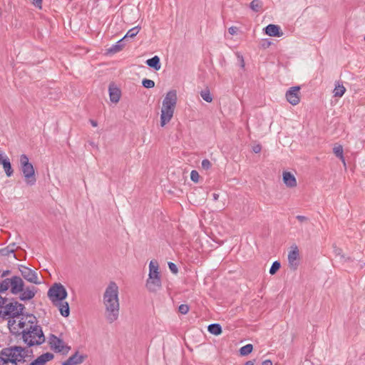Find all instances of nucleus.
Instances as JSON below:
<instances>
[{"mask_svg": "<svg viewBox=\"0 0 365 365\" xmlns=\"http://www.w3.org/2000/svg\"><path fill=\"white\" fill-rule=\"evenodd\" d=\"M11 272L10 270H5L3 272V273L1 274V277H6V275L9 274Z\"/></svg>", "mask_w": 365, "mask_h": 365, "instance_id": "nucleus-47", "label": "nucleus"}, {"mask_svg": "<svg viewBox=\"0 0 365 365\" xmlns=\"http://www.w3.org/2000/svg\"><path fill=\"white\" fill-rule=\"evenodd\" d=\"M2 159H4V158H3L2 155L0 154V163H1Z\"/></svg>", "mask_w": 365, "mask_h": 365, "instance_id": "nucleus-53", "label": "nucleus"}, {"mask_svg": "<svg viewBox=\"0 0 365 365\" xmlns=\"http://www.w3.org/2000/svg\"><path fill=\"white\" fill-rule=\"evenodd\" d=\"M90 144L91 145V146H93V147L95 146V143L93 142H91Z\"/></svg>", "mask_w": 365, "mask_h": 365, "instance_id": "nucleus-55", "label": "nucleus"}, {"mask_svg": "<svg viewBox=\"0 0 365 365\" xmlns=\"http://www.w3.org/2000/svg\"><path fill=\"white\" fill-rule=\"evenodd\" d=\"M262 365H272V362L271 360L267 359L262 363Z\"/></svg>", "mask_w": 365, "mask_h": 365, "instance_id": "nucleus-46", "label": "nucleus"}, {"mask_svg": "<svg viewBox=\"0 0 365 365\" xmlns=\"http://www.w3.org/2000/svg\"><path fill=\"white\" fill-rule=\"evenodd\" d=\"M145 63L149 67L153 68L155 71H159L161 68L160 59L159 56H155L145 61Z\"/></svg>", "mask_w": 365, "mask_h": 365, "instance_id": "nucleus-20", "label": "nucleus"}, {"mask_svg": "<svg viewBox=\"0 0 365 365\" xmlns=\"http://www.w3.org/2000/svg\"><path fill=\"white\" fill-rule=\"evenodd\" d=\"M252 345L251 344H248L240 348V353L242 356H246L250 354L252 351Z\"/></svg>", "mask_w": 365, "mask_h": 365, "instance_id": "nucleus-32", "label": "nucleus"}, {"mask_svg": "<svg viewBox=\"0 0 365 365\" xmlns=\"http://www.w3.org/2000/svg\"><path fill=\"white\" fill-rule=\"evenodd\" d=\"M280 267V262L279 261H274L269 269V274L272 275L274 274L279 269Z\"/></svg>", "mask_w": 365, "mask_h": 365, "instance_id": "nucleus-34", "label": "nucleus"}, {"mask_svg": "<svg viewBox=\"0 0 365 365\" xmlns=\"http://www.w3.org/2000/svg\"><path fill=\"white\" fill-rule=\"evenodd\" d=\"M263 6L262 1L259 0H252L250 4V8L255 12H259Z\"/></svg>", "mask_w": 365, "mask_h": 365, "instance_id": "nucleus-27", "label": "nucleus"}, {"mask_svg": "<svg viewBox=\"0 0 365 365\" xmlns=\"http://www.w3.org/2000/svg\"><path fill=\"white\" fill-rule=\"evenodd\" d=\"M67 291L60 283H55L48 291V297L54 304L58 302L64 300L67 297Z\"/></svg>", "mask_w": 365, "mask_h": 365, "instance_id": "nucleus-6", "label": "nucleus"}, {"mask_svg": "<svg viewBox=\"0 0 365 365\" xmlns=\"http://www.w3.org/2000/svg\"><path fill=\"white\" fill-rule=\"evenodd\" d=\"M201 165H202V168L206 170H209L212 166V164L208 159L202 160Z\"/></svg>", "mask_w": 365, "mask_h": 365, "instance_id": "nucleus-39", "label": "nucleus"}, {"mask_svg": "<svg viewBox=\"0 0 365 365\" xmlns=\"http://www.w3.org/2000/svg\"><path fill=\"white\" fill-rule=\"evenodd\" d=\"M49 344L53 350L56 352H61L63 354H67L71 347L66 345L63 339L51 334L49 339Z\"/></svg>", "mask_w": 365, "mask_h": 365, "instance_id": "nucleus-7", "label": "nucleus"}, {"mask_svg": "<svg viewBox=\"0 0 365 365\" xmlns=\"http://www.w3.org/2000/svg\"><path fill=\"white\" fill-rule=\"evenodd\" d=\"M53 359V354L49 352L41 354L29 365H44L47 361Z\"/></svg>", "mask_w": 365, "mask_h": 365, "instance_id": "nucleus-17", "label": "nucleus"}, {"mask_svg": "<svg viewBox=\"0 0 365 365\" xmlns=\"http://www.w3.org/2000/svg\"><path fill=\"white\" fill-rule=\"evenodd\" d=\"M244 365H254V361H247Z\"/></svg>", "mask_w": 365, "mask_h": 365, "instance_id": "nucleus-51", "label": "nucleus"}, {"mask_svg": "<svg viewBox=\"0 0 365 365\" xmlns=\"http://www.w3.org/2000/svg\"><path fill=\"white\" fill-rule=\"evenodd\" d=\"M1 163L3 165V168L6 173V175L8 177L11 176L13 175L14 170L11 168V165L9 159L7 157H6V158H4V159H2Z\"/></svg>", "mask_w": 365, "mask_h": 365, "instance_id": "nucleus-23", "label": "nucleus"}, {"mask_svg": "<svg viewBox=\"0 0 365 365\" xmlns=\"http://www.w3.org/2000/svg\"><path fill=\"white\" fill-rule=\"evenodd\" d=\"M125 39L122 38L119 41H118L115 44L113 45L109 49L108 52L111 53H115L117 52H119L122 50V48L124 47V42Z\"/></svg>", "mask_w": 365, "mask_h": 365, "instance_id": "nucleus-24", "label": "nucleus"}, {"mask_svg": "<svg viewBox=\"0 0 365 365\" xmlns=\"http://www.w3.org/2000/svg\"><path fill=\"white\" fill-rule=\"evenodd\" d=\"M118 295L119 289L117 284L114 282H110L106 288L103 296L105 317L110 324L115 322L119 317L120 303Z\"/></svg>", "mask_w": 365, "mask_h": 365, "instance_id": "nucleus-1", "label": "nucleus"}, {"mask_svg": "<svg viewBox=\"0 0 365 365\" xmlns=\"http://www.w3.org/2000/svg\"><path fill=\"white\" fill-rule=\"evenodd\" d=\"M296 218L300 222H307L309 221V218L304 216V215H297L296 216Z\"/></svg>", "mask_w": 365, "mask_h": 365, "instance_id": "nucleus-42", "label": "nucleus"}, {"mask_svg": "<svg viewBox=\"0 0 365 365\" xmlns=\"http://www.w3.org/2000/svg\"><path fill=\"white\" fill-rule=\"evenodd\" d=\"M333 151L336 157L339 158L341 160H342L343 162H344V158L343 155V148L341 145L334 147Z\"/></svg>", "mask_w": 365, "mask_h": 365, "instance_id": "nucleus-33", "label": "nucleus"}, {"mask_svg": "<svg viewBox=\"0 0 365 365\" xmlns=\"http://www.w3.org/2000/svg\"><path fill=\"white\" fill-rule=\"evenodd\" d=\"M11 292L14 294H16L23 291L24 286V281L20 277L14 276L11 278Z\"/></svg>", "mask_w": 365, "mask_h": 365, "instance_id": "nucleus-12", "label": "nucleus"}, {"mask_svg": "<svg viewBox=\"0 0 365 365\" xmlns=\"http://www.w3.org/2000/svg\"><path fill=\"white\" fill-rule=\"evenodd\" d=\"M85 359V356L80 355L78 351L71 356L67 360L62 362V365H76L81 364Z\"/></svg>", "mask_w": 365, "mask_h": 365, "instance_id": "nucleus-16", "label": "nucleus"}, {"mask_svg": "<svg viewBox=\"0 0 365 365\" xmlns=\"http://www.w3.org/2000/svg\"><path fill=\"white\" fill-rule=\"evenodd\" d=\"M175 109H170L166 108H161L160 113V125L165 126L170 121L174 114Z\"/></svg>", "mask_w": 365, "mask_h": 365, "instance_id": "nucleus-14", "label": "nucleus"}, {"mask_svg": "<svg viewBox=\"0 0 365 365\" xmlns=\"http://www.w3.org/2000/svg\"><path fill=\"white\" fill-rule=\"evenodd\" d=\"M53 305L58 308V310L63 317H67L69 316L70 309L67 302H63V300L54 304Z\"/></svg>", "mask_w": 365, "mask_h": 365, "instance_id": "nucleus-19", "label": "nucleus"}, {"mask_svg": "<svg viewBox=\"0 0 365 365\" xmlns=\"http://www.w3.org/2000/svg\"><path fill=\"white\" fill-rule=\"evenodd\" d=\"M90 121H91V124L92 125V126H93V127H96L97 126L98 124H97L96 121H95L93 120H91Z\"/></svg>", "mask_w": 365, "mask_h": 365, "instance_id": "nucleus-50", "label": "nucleus"}, {"mask_svg": "<svg viewBox=\"0 0 365 365\" xmlns=\"http://www.w3.org/2000/svg\"><path fill=\"white\" fill-rule=\"evenodd\" d=\"M168 267L173 274H177L178 272L176 264L173 262H168Z\"/></svg>", "mask_w": 365, "mask_h": 365, "instance_id": "nucleus-40", "label": "nucleus"}, {"mask_svg": "<svg viewBox=\"0 0 365 365\" xmlns=\"http://www.w3.org/2000/svg\"><path fill=\"white\" fill-rule=\"evenodd\" d=\"M28 356V350L19 346L4 348L0 351V365H17L24 362Z\"/></svg>", "mask_w": 365, "mask_h": 365, "instance_id": "nucleus-2", "label": "nucleus"}, {"mask_svg": "<svg viewBox=\"0 0 365 365\" xmlns=\"http://www.w3.org/2000/svg\"><path fill=\"white\" fill-rule=\"evenodd\" d=\"M36 292V289L35 287L32 289L27 288L25 290L23 289V291L21 292L20 299L22 301L31 299L34 297Z\"/></svg>", "mask_w": 365, "mask_h": 365, "instance_id": "nucleus-21", "label": "nucleus"}, {"mask_svg": "<svg viewBox=\"0 0 365 365\" xmlns=\"http://www.w3.org/2000/svg\"><path fill=\"white\" fill-rule=\"evenodd\" d=\"M299 86L291 87L286 92V98L287 101L292 106H296L299 103L300 98L299 96Z\"/></svg>", "mask_w": 365, "mask_h": 365, "instance_id": "nucleus-11", "label": "nucleus"}, {"mask_svg": "<svg viewBox=\"0 0 365 365\" xmlns=\"http://www.w3.org/2000/svg\"><path fill=\"white\" fill-rule=\"evenodd\" d=\"M152 277H160L158 264L157 262L150 261L149 264V274Z\"/></svg>", "mask_w": 365, "mask_h": 365, "instance_id": "nucleus-25", "label": "nucleus"}, {"mask_svg": "<svg viewBox=\"0 0 365 365\" xmlns=\"http://www.w3.org/2000/svg\"><path fill=\"white\" fill-rule=\"evenodd\" d=\"M207 330L210 334L215 336L220 335L222 331V327L220 324L217 323L210 324L207 327Z\"/></svg>", "mask_w": 365, "mask_h": 365, "instance_id": "nucleus-26", "label": "nucleus"}, {"mask_svg": "<svg viewBox=\"0 0 365 365\" xmlns=\"http://www.w3.org/2000/svg\"><path fill=\"white\" fill-rule=\"evenodd\" d=\"M283 182L284 183L289 187H295L297 185V180L293 174L290 172H284L283 175Z\"/></svg>", "mask_w": 365, "mask_h": 365, "instance_id": "nucleus-18", "label": "nucleus"}, {"mask_svg": "<svg viewBox=\"0 0 365 365\" xmlns=\"http://www.w3.org/2000/svg\"><path fill=\"white\" fill-rule=\"evenodd\" d=\"M212 197H213V200H214L215 201H217V200H218V198H219V194H217V193H213V194H212Z\"/></svg>", "mask_w": 365, "mask_h": 365, "instance_id": "nucleus-48", "label": "nucleus"}, {"mask_svg": "<svg viewBox=\"0 0 365 365\" xmlns=\"http://www.w3.org/2000/svg\"><path fill=\"white\" fill-rule=\"evenodd\" d=\"M24 306L17 302H8L7 299L0 296V314L6 317H16L20 315Z\"/></svg>", "mask_w": 365, "mask_h": 365, "instance_id": "nucleus-4", "label": "nucleus"}, {"mask_svg": "<svg viewBox=\"0 0 365 365\" xmlns=\"http://www.w3.org/2000/svg\"><path fill=\"white\" fill-rule=\"evenodd\" d=\"M9 329H11V320L9 321Z\"/></svg>", "mask_w": 365, "mask_h": 365, "instance_id": "nucleus-54", "label": "nucleus"}, {"mask_svg": "<svg viewBox=\"0 0 365 365\" xmlns=\"http://www.w3.org/2000/svg\"><path fill=\"white\" fill-rule=\"evenodd\" d=\"M287 259L289 268L296 270L299 264V251L296 245L291 246Z\"/></svg>", "mask_w": 365, "mask_h": 365, "instance_id": "nucleus-9", "label": "nucleus"}, {"mask_svg": "<svg viewBox=\"0 0 365 365\" xmlns=\"http://www.w3.org/2000/svg\"><path fill=\"white\" fill-rule=\"evenodd\" d=\"M346 91V88L343 85H337L334 89V96L335 97H341Z\"/></svg>", "mask_w": 365, "mask_h": 365, "instance_id": "nucleus-30", "label": "nucleus"}, {"mask_svg": "<svg viewBox=\"0 0 365 365\" xmlns=\"http://www.w3.org/2000/svg\"><path fill=\"white\" fill-rule=\"evenodd\" d=\"M146 287L150 292H156L161 287L160 277H152L148 275V279L146 282Z\"/></svg>", "mask_w": 365, "mask_h": 365, "instance_id": "nucleus-13", "label": "nucleus"}, {"mask_svg": "<svg viewBox=\"0 0 365 365\" xmlns=\"http://www.w3.org/2000/svg\"><path fill=\"white\" fill-rule=\"evenodd\" d=\"M29 318V322L31 324L29 328L22 331L24 341L29 346L42 344L45 341L42 328L37 324H34L36 322L35 317L30 316Z\"/></svg>", "mask_w": 365, "mask_h": 365, "instance_id": "nucleus-3", "label": "nucleus"}, {"mask_svg": "<svg viewBox=\"0 0 365 365\" xmlns=\"http://www.w3.org/2000/svg\"><path fill=\"white\" fill-rule=\"evenodd\" d=\"M264 30L265 34L269 36L281 37L283 35V32L278 25L269 24Z\"/></svg>", "mask_w": 365, "mask_h": 365, "instance_id": "nucleus-15", "label": "nucleus"}, {"mask_svg": "<svg viewBox=\"0 0 365 365\" xmlns=\"http://www.w3.org/2000/svg\"><path fill=\"white\" fill-rule=\"evenodd\" d=\"M237 58H239V60L240 61V66H241V68H243L245 67V61H244L243 56L240 55V54H237Z\"/></svg>", "mask_w": 365, "mask_h": 365, "instance_id": "nucleus-45", "label": "nucleus"}, {"mask_svg": "<svg viewBox=\"0 0 365 365\" xmlns=\"http://www.w3.org/2000/svg\"><path fill=\"white\" fill-rule=\"evenodd\" d=\"M19 269L22 277L26 281L35 284H41V281L38 279V274L36 271L24 265H20L19 267Z\"/></svg>", "mask_w": 365, "mask_h": 365, "instance_id": "nucleus-8", "label": "nucleus"}, {"mask_svg": "<svg viewBox=\"0 0 365 365\" xmlns=\"http://www.w3.org/2000/svg\"><path fill=\"white\" fill-rule=\"evenodd\" d=\"M11 278H6L0 282V292H5L11 288Z\"/></svg>", "mask_w": 365, "mask_h": 365, "instance_id": "nucleus-29", "label": "nucleus"}, {"mask_svg": "<svg viewBox=\"0 0 365 365\" xmlns=\"http://www.w3.org/2000/svg\"><path fill=\"white\" fill-rule=\"evenodd\" d=\"M189 306L185 304H180L178 308V311L182 314H186L189 312Z\"/></svg>", "mask_w": 365, "mask_h": 365, "instance_id": "nucleus-38", "label": "nucleus"}, {"mask_svg": "<svg viewBox=\"0 0 365 365\" xmlns=\"http://www.w3.org/2000/svg\"><path fill=\"white\" fill-rule=\"evenodd\" d=\"M200 96L205 101H206L207 103H211L212 101V97L210 92L208 89L201 91Z\"/></svg>", "mask_w": 365, "mask_h": 365, "instance_id": "nucleus-31", "label": "nucleus"}, {"mask_svg": "<svg viewBox=\"0 0 365 365\" xmlns=\"http://www.w3.org/2000/svg\"><path fill=\"white\" fill-rule=\"evenodd\" d=\"M142 85L144 88H152L155 86V82L153 80L144 78L142 81Z\"/></svg>", "mask_w": 365, "mask_h": 365, "instance_id": "nucleus-36", "label": "nucleus"}, {"mask_svg": "<svg viewBox=\"0 0 365 365\" xmlns=\"http://www.w3.org/2000/svg\"><path fill=\"white\" fill-rule=\"evenodd\" d=\"M19 163L20 169L26 184L31 186L35 185L36 182L35 170L33 165L29 162L28 156L26 154L21 155Z\"/></svg>", "mask_w": 365, "mask_h": 365, "instance_id": "nucleus-5", "label": "nucleus"}, {"mask_svg": "<svg viewBox=\"0 0 365 365\" xmlns=\"http://www.w3.org/2000/svg\"><path fill=\"white\" fill-rule=\"evenodd\" d=\"M24 324H25L24 322L19 321L18 326L19 327V328H23L24 327Z\"/></svg>", "mask_w": 365, "mask_h": 365, "instance_id": "nucleus-49", "label": "nucleus"}, {"mask_svg": "<svg viewBox=\"0 0 365 365\" xmlns=\"http://www.w3.org/2000/svg\"><path fill=\"white\" fill-rule=\"evenodd\" d=\"M14 252V249L11 248V245L7 246L6 248L0 250V255L1 256H9L11 253Z\"/></svg>", "mask_w": 365, "mask_h": 365, "instance_id": "nucleus-35", "label": "nucleus"}, {"mask_svg": "<svg viewBox=\"0 0 365 365\" xmlns=\"http://www.w3.org/2000/svg\"><path fill=\"white\" fill-rule=\"evenodd\" d=\"M178 101L177 91L175 90L169 91L162 103V108L175 109Z\"/></svg>", "mask_w": 365, "mask_h": 365, "instance_id": "nucleus-10", "label": "nucleus"}, {"mask_svg": "<svg viewBox=\"0 0 365 365\" xmlns=\"http://www.w3.org/2000/svg\"><path fill=\"white\" fill-rule=\"evenodd\" d=\"M9 245H11V248H14L15 247V244L13 243V244H10Z\"/></svg>", "mask_w": 365, "mask_h": 365, "instance_id": "nucleus-52", "label": "nucleus"}, {"mask_svg": "<svg viewBox=\"0 0 365 365\" xmlns=\"http://www.w3.org/2000/svg\"><path fill=\"white\" fill-rule=\"evenodd\" d=\"M109 95L111 102L118 103L120 98V91L116 87H109Z\"/></svg>", "mask_w": 365, "mask_h": 365, "instance_id": "nucleus-22", "label": "nucleus"}, {"mask_svg": "<svg viewBox=\"0 0 365 365\" xmlns=\"http://www.w3.org/2000/svg\"><path fill=\"white\" fill-rule=\"evenodd\" d=\"M237 30L238 29L236 26H231L228 29V32L231 35H235V34H237Z\"/></svg>", "mask_w": 365, "mask_h": 365, "instance_id": "nucleus-43", "label": "nucleus"}, {"mask_svg": "<svg viewBox=\"0 0 365 365\" xmlns=\"http://www.w3.org/2000/svg\"><path fill=\"white\" fill-rule=\"evenodd\" d=\"M140 30V26H135V27L130 29V30H128V31L126 33V34L123 38L125 40L127 38H134L138 34Z\"/></svg>", "mask_w": 365, "mask_h": 365, "instance_id": "nucleus-28", "label": "nucleus"}, {"mask_svg": "<svg viewBox=\"0 0 365 365\" xmlns=\"http://www.w3.org/2000/svg\"><path fill=\"white\" fill-rule=\"evenodd\" d=\"M42 1L43 0H31V3L34 6L38 9H41L42 7Z\"/></svg>", "mask_w": 365, "mask_h": 365, "instance_id": "nucleus-41", "label": "nucleus"}, {"mask_svg": "<svg viewBox=\"0 0 365 365\" xmlns=\"http://www.w3.org/2000/svg\"><path fill=\"white\" fill-rule=\"evenodd\" d=\"M262 150V148H261V145H256L255 146H253L252 148V151L255 153H259Z\"/></svg>", "mask_w": 365, "mask_h": 365, "instance_id": "nucleus-44", "label": "nucleus"}, {"mask_svg": "<svg viewBox=\"0 0 365 365\" xmlns=\"http://www.w3.org/2000/svg\"><path fill=\"white\" fill-rule=\"evenodd\" d=\"M200 175L197 170H192L190 173V179L194 182L199 181Z\"/></svg>", "mask_w": 365, "mask_h": 365, "instance_id": "nucleus-37", "label": "nucleus"}]
</instances>
